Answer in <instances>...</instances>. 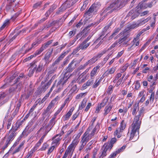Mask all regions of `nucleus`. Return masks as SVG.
<instances>
[{"label":"nucleus","mask_w":158,"mask_h":158,"mask_svg":"<svg viewBox=\"0 0 158 158\" xmlns=\"http://www.w3.org/2000/svg\"><path fill=\"white\" fill-rule=\"evenodd\" d=\"M46 64L44 61H41L40 62L37 60H35L30 63L31 67L33 68L35 70V73H40L44 70V66Z\"/></svg>","instance_id":"1"},{"label":"nucleus","mask_w":158,"mask_h":158,"mask_svg":"<svg viewBox=\"0 0 158 158\" xmlns=\"http://www.w3.org/2000/svg\"><path fill=\"white\" fill-rule=\"evenodd\" d=\"M91 37V36L90 35L88 36L79 46L74 50L72 53L73 54H75L80 49L82 50L86 49L91 44V42H89V41Z\"/></svg>","instance_id":"2"},{"label":"nucleus","mask_w":158,"mask_h":158,"mask_svg":"<svg viewBox=\"0 0 158 158\" xmlns=\"http://www.w3.org/2000/svg\"><path fill=\"white\" fill-rule=\"evenodd\" d=\"M139 128V127L131 124L130 128L131 130L130 134V140H131L134 139L133 141H135L138 139Z\"/></svg>","instance_id":"3"},{"label":"nucleus","mask_w":158,"mask_h":158,"mask_svg":"<svg viewBox=\"0 0 158 158\" xmlns=\"http://www.w3.org/2000/svg\"><path fill=\"white\" fill-rule=\"evenodd\" d=\"M145 108L143 107L141 108L138 112V114L135 116L132 124L140 127L141 123L142 118L143 116Z\"/></svg>","instance_id":"4"},{"label":"nucleus","mask_w":158,"mask_h":158,"mask_svg":"<svg viewBox=\"0 0 158 158\" xmlns=\"http://www.w3.org/2000/svg\"><path fill=\"white\" fill-rule=\"evenodd\" d=\"M9 132L11 133L10 135L8 137H7V135H6L3 138V141H5V146L3 148V150H4L8 146V145L10 144L11 142L14 139L16 134V133L11 131V130Z\"/></svg>","instance_id":"5"},{"label":"nucleus","mask_w":158,"mask_h":158,"mask_svg":"<svg viewBox=\"0 0 158 158\" xmlns=\"http://www.w3.org/2000/svg\"><path fill=\"white\" fill-rule=\"evenodd\" d=\"M101 5L100 2H94L90 7L89 9L85 13V15L89 16L91 15V13L96 12L99 8Z\"/></svg>","instance_id":"6"},{"label":"nucleus","mask_w":158,"mask_h":158,"mask_svg":"<svg viewBox=\"0 0 158 158\" xmlns=\"http://www.w3.org/2000/svg\"><path fill=\"white\" fill-rule=\"evenodd\" d=\"M68 78L66 77L63 76L60 77V80L58 83L56 87L57 88V92L60 91L62 89L63 85L66 82Z\"/></svg>","instance_id":"7"},{"label":"nucleus","mask_w":158,"mask_h":158,"mask_svg":"<svg viewBox=\"0 0 158 158\" xmlns=\"http://www.w3.org/2000/svg\"><path fill=\"white\" fill-rule=\"evenodd\" d=\"M76 61L75 60H73L69 64L68 66L66 69L65 74L68 73H70L76 67Z\"/></svg>","instance_id":"8"},{"label":"nucleus","mask_w":158,"mask_h":158,"mask_svg":"<svg viewBox=\"0 0 158 158\" xmlns=\"http://www.w3.org/2000/svg\"><path fill=\"white\" fill-rule=\"evenodd\" d=\"M70 6L69 2H66L64 3L58 9L56 13L57 15L60 14L64 11L67 8Z\"/></svg>","instance_id":"9"},{"label":"nucleus","mask_w":158,"mask_h":158,"mask_svg":"<svg viewBox=\"0 0 158 158\" xmlns=\"http://www.w3.org/2000/svg\"><path fill=\"white\" fill-rule=\"evenodd\" d=\"M41 84L42 85H40L37 88L35 93V94L36 95H40L42 93H44L47 89V86H45L44 85H42L44 84V82L42 81Z\"/></svg>","instance_id":"10"},{"label":"nucleus","mask_w":158,"mask_h":158,"mask_svg":"<svg viewBox=\"0 0 158 158\" xmlns=\"http://www.w3.org/2000/svg\"><path fill=\"white\" fill-rule=\"evenodd\" d=\"M17 76V73H15L11 77L8 78H6L4 80L6 83L2 86L1 88L4 89L7 87L9 85V83L12 81Z\"/></svg>","instance_id":"11"},{"label":"nucleus","mask_w":158,"mask_h":158,"mask_svg":"<svg viewBox=\"0 0 158 158\" xmlns=\"http://www.w3.org/2000/svg\"><path fill=\"white\" fill-rule=\"evenodd\" d=\"M53 49V48H52L51 49L49 50L45 55L44 59L45 60V64H48L50 62L49 61V59L51 56Z\"/></svg>","instance_id":"12"},{"label":"nucleus","mask_w":158,"mask_h":158,"mask_svg":"<svg viewBox=\"0 0 158 158\" xmlns=\"http://www.w3.org/2000/svg\"><path fill=\"white\" fill-rule=\"evenodd\" d=\"M123 34V35L121 36L120 37L118 41L119 44H120L121 43L126 41L127 40V38L128 37V34H123L122 32H121L118 35V36L119 37L122 35Z\"/></svg>","instance_id":"13"},{"label":"nucleus","mask_w":158,"mask_h":158,"mask_svg":"<svg viewBox=\"0 0 158 158\" xmlns=\"http://www.w3.org/2000/svg\"><path fill=\"white\" fill-rule=\"evenodd\" d=\"M34 92V90L33 89H28L26 93L22 95L21 98L23 96L25 97L24 99H27L30 96L32 95Z\"/></svg>","instance_id":"14"},{"label":"nucleus","mask_w":158,"mask_h":158,"mask_svg":"<svg viewBox=\"0 0 158 158\" xmlns=\"http://www.w3.org/2000/svg\"><path fill=\"white\" fill-rule=\"evenodd\" d=\"M100 22V21L98 22L97 23L95 22H93L92 23L89 24L86 27H85L83 30L81 31V33H85V34L86 33H87L88 32V31L89 30V28L92 26H96Z\"/></svg>","instance_id":"15"},{"label":"nucleus","mask_w":158,"mask_h":158,"mask_svg":"<svg viewBox=\"0 0 158 158\" xmlns=\"http://www.w3.org/2000/svg\"><path fill=\"white\" fill-rule=\"evenodd\" d=\"M100 66H97L94 67L91 71L90 73V77L92 79H93L94 76L96 75L98 70L99 69Z\"/></svg>","instance_id":"16"},{"label":"nucleus","mask_w":158,"mask_h":158,"mask_svg":"<svg viewBox=\"0 0 158 158\" xmlns=\"http://www.w3.org/2000/svg\"><path fill=\"white\" fill-rule=\"evenodd\" d=\"M110 4L112 8V10H113L114 11L115 10H118L120 9L118 5V1H115Z\"/></svg>","instance_id":"17"},{"label":"nucleus","mask_w":158,"mask_h":158,"mask_svg":"<svg viewBox=\"0 0 158 158\" xmlns=\"http://www.w3.org/2000/svg\"><path fill=\"white\" fill-rule=\"evenodd\" d=\"M139 109V104L135 103L133 105V108L132 109V114L133 115H135Z\"/></svg>","instance_id":"18"},{"label":"nucleus","mask_w":158,"mask_h":158,"mask_svg":"<svg viewBox=\"0 0 158 158\" xmlns=\"http://www.w3.org/2000/svg\"><path fill=\"white\" fill-rule=\"evenodd\" d=\"M48 46L45 43L43 44L42 47L40 49L37 50L36 52V54H40L45 49L47 48Z\"/></svg>","instance_id":"19"},{"label":"nucleus","mask_w":158,"mask_h":158,"mask_svg":"<svg viewBox=\"0 0 158 158\" xmlns=\"http://www.w3.org/2000/svg\"><path fill=\"white\" fill-rule=\"evenodd\" d=\"M116 70V68L114 67H113L109 69H108L107 71L104 74L106 76H108L109 74H112L114 73Z\"/></svg>","instance_id":"20"},{"label":"nucleus","mask_w":158,"mask_h":158,"mask_svg":"<svg viewBox=\"0 0 158 158\" xmlns=\"http://www.w3.org/2000/svg\"><path fill=\"white\" fill-rule=\"evenodd\" d=\"M112 6H111V5L110 4L109 6L104 9L103 12L105 13L107 12V14H110L114 11L113 10H112Z\"/></svg>","instance_id":"21"},{"label":"nucleus","mask_w":158,"mask_h":158,"mask_svg":"<svg viewBox=\"0 0 158 158\" xmlns=\"http://www.w3.org/2000/svg\"><path fill=\"white\" fill-rule=\"evenodd\" d=\"M117 141V140L116 138H112L111 139L110 143H106L110 147V149H111L113 146L114 144Z\"/></svg>","instance_id":"22"},{"label":"nucleus","mask_w":158,"mask_h":158,"mask_svg":"<svg viewBox=\"0 0 158 158\" xmlns=\"http://www.w3.org/2000/svg\"><path fill=\"white\" fill-rule=\"evenodd\" d=\"M139 10L138 9L136 10H134V13H133L132 15L131 16V19H134L139 15L140 12L139 11Z\"/></svg>","instance_id":"23"},{"label":"nucleus","mask_w":158,"mask_h":158,"mask_svg":"<svg viewBox=\"0 0 158 158\" xmlns=\"http://www.w3.org/2000/svg\"><path fill=\"white\" fill-rule=\"evenodd\" d=\"M112 108V106L111 105L106 106L104 110L105 113H104V115L105 116L108 114L111 110Z\"/></svg>","instance_id":"24"},{"label":"nucleus","mask_w":158,"mask_h":158,"mask_svg":"<svg viewBox=\"0 0 158 158\" xmlns=\"http://www.w3.org/2000/svg\"><path fill=\"white\" fill-rule=\"evenodd\" d=\"M86 102L87 100L86 99H83L81 104L79 106L78 110H81L84 108L86 105Z\"/></svg>","instance_id":"25"},{"label":"nucleus","mask_w":158,"mask_h":158,"mask_svg":"<svg viewBox=\"0 0 158 158\" xmlns=\"http://www.w3.org/2000/svg\"><path fill=\"white\" fill-rule=\"evenodd\" d=\"M24 77L23 75V74L22 73H21L20 74L19 76L16 78V79L14 81V84H15L17 83L18 82L20 81L23 78V77Z\"/></svg>","instance_id":"26"},{"label":"nucleus","mask_w":158,"mask_h":158,"mask_svg":"<svg viewBox=\"0 0 158 158\" xmlns=\"http://www.w3.org/2000/svg\"><path fill=\"white\" fill-rule=\"evenodd\" d=\"M126 124L124 123V121L123 120L121 123L120 128H118L119 129V131L120 132H122L125 129L126 127Z\"/></svg>","instance_id":"27"},{"label":"nucleus","mask_w":158,"mask_h":158,"mask_svg":"<svg viewBox=\"0 0 158 158\" xmlns=\"http://www.w3.org/2000/svg\"><path fill=\"white\" fill-rule=\"evenodd\" d=\"M109 149L110 150L111 149L110 147L106 143L103 146L101 150L106 153L107 150Z\"/></svg>","instance_id":"28"},{"label":"nucleus","mask_w":158,"mask_h":158,"mask_svg":"<svg viewBox=\"0 0 158 158\" xmlns=\"http://www.w3.org/2000/svg\"><path fill=\"white\" fill-rule=\"evenodd\" d=\"M101 81V78L100 79L98 78L96 80L95 82L93 85V88H97L100 84Z\"/></svg>","instance_id":"29"},{"label":"nucleus","mask_w":158,"mask_h":158,"mask_svg":"<svg viewBox=\"0 0 158 158\" xmlns=\"http://www.w3.org/2000/svg\"><path fill=\"white\" fill-rule=\"evenodd\" d=\"M118 1V5L120 9L123 7L127 3L126 0L125 1L124 0H122L121 1L119 0Z\"/></svg>","instance_id":"30"},{"label":"nucleus","mask_w":158,"mask_h":158,"mask_svg":"<svg viewBox=\"0 0 158 158\" xmlns=\"http://www.w3.org/2000/svg\"><path fill=\"white\" fill-rule=\"evenodd\" d=\"M97 60V59L96 58V57L94 56L92 58L89 60L87 61L89 64L91 65L95 63Z\"/></svg>","instance_id":"31"},{"label":"nucleus","mask_w":158,"mask_h":158,"mask_svg":"<svg viewBox=\"0 0 158 158\" xmlns=\"http://www.w3.org/2000/svg\"><path fill=\"white\" fill-rule=\"evenodd\" d=\"M55 138H56L55 139H54L52 142V144H54L56 145L57 143L62 139V137H60V136L58 137L57 138H55V136L53 138V139H54Z\"/></svg>","instance_id":"32"},{"label":"nucleus","mask_w":158,"mask_h":158,"mask_svg":"<svg viewBox=\"0 0 158 158\" xmlns=\"http://www.w3.org/2000/svg\"><path fill=\"white\" fill-rule=\"evenodd\" d=\"M108 99L105 98L101 103L99 104L102 107H104L107 104L108 102Z\"/></svg>","instance_id":"33"},{"label":"nucleus","mask_w":158,"mask_h":158,"mask_svg":"<svg viewBox=\"0 0 158 158\" xmlns=\"http://www.w3.org/2000/svg\"><path fill=\"white\" fill-rule=\"evenodd\" d=\"M29 128V127L28 125L26 127L25 129L24 130L22 133V134L21 135L20 138H22L23 136L25 135L26 136L27 135V132L28 131Z\"/></svg>","instance_id":"34"},{"label":"nucleus","mask_w":158,"mask_h":158,"mask_svg":"<svg viewBox=\"0 0 158 158\" xmlns=\"http://www.w3.org/2000/svg\"><path fill=\"white\" fill-rule=\"evenodd\" d=\"M56 122L55 121H53L52 119H51L49 122V124L47 126H46L45 128H48L49 127H52V128L53 127V126L55 125V124Z\"/></svg>","instance_id":"35"},{"label":"nucleus","mask_w":158,"mask_h":158,"mask_svg":"<svg viewBox=\"0 0 158 158\" xmlns=\"http://www.w3.org/2000/svg\"><path fill=\"white\" fill-rule=\"evenodd\" d=\"M88 2V0H86L84 2L83 5L81 6V11H83L85 9Z\"/></svg>","instance_id":"36"},{"label":"nucleus","mask_w":158,"mask_h":158,"mask_svg":"<svg viewBox=\"0 0 158 158\" xmlns=\"http://www.w3.org/2000/svg\"><path fill=\"white\" fill-rule=\"evenodd\" d=\"M36 54V52L33 55H31L30 56L28 57L27 58L24 59L23 60V62H26L27 61L29 60H31V59H32L34 57H35L37 55H38V54Z\"/></svg>","instance_id":"37"},{"label":"nucleus","mask_w":158,"mask_h":158,"mask_svg":"<svg viewBox=\"0 0 158 158\" xmlns=\"http://www.w3.org/2000/svg\"><path fill=\"white\" fill-rule=\"evenodd\" d=\"M71 115V114L68 112L65 115L63 116V120L64 121L68 120Z\"/></svg>","instance_id":"38"},{"label":"nucleus","mask_w":158,"mask_h":158,"mask_svg":"<svg viewBox=\"0 0 158 158\" xmlns=\"http://www.w3.org/2000/svg\"><path fill=\"white\" fill-rule=\"evenodd\" d=\"M126 147V146H123L122 147H121L120 148L118 149L117 150H116L115 152L117 154L120 153L121 152H123L124 150L125 149Z\"/></svg>","instance_id":"39"},{"label":"nucleus","mask_w":158,"mask_h":158,"mask_svg":"<svg viewBox=\"0 0 158 158\" xmlns=\"http://www.w3.org/2000/svg\"><path fill=\"white\" fill-rule=\"evenodd\" d=\"M89 140V137H82L81 140V143H85L86 144V143Z\"/></svg>","instance_id":"40"},{"label":"nucleus","mask_w":158,"mask_h":158,"mask_svg":"<svg viewBox=\"0 0 158 158\" xmlns=\"http://www.w3.org/2000/svg\"><path fill=\"white\" fill-rule=\"evenodd\" d=\"M122 132H120L119 131V130L118 129H117L114 132V135H117V137L118 138H119L121 136V133Z\"/></svg>","instance_id":"41"},{"label":"nucleus","mask_w":158,"mask_h":158,"mask_svg":"<svg viewBox=\"0 0 158 158\" xmlns=\"http://www.w3.org/2000/svg\"><path fill=\"white\" fill-rule=\"evenodd\" d=\"M151 17H148L145 19L142 20L140 21V22L139 23V25L141 26V25L144 24L145 23L148 22L150 19Z\"/></svg>","instance_id":"42"},{"label":"nucleus","mask_w":158,"mask_h":158,"mask_svg":"<svg viewBox=\"0 0 158 158\" xmlns=\"http://www.w3.org/2000/svg\"><path fill=\"white\" fill-rule=\"evenodd\" d=\"M10 23L9 20L8 19H7L5 20V21L3 24L2 26L0 28V30H1L2 29H3V28L7 25H8Z\"/></svg>","instance_id":"43"},{"label":"nucleus","mask_w":158,"mask_h":158,"mask_svg":"<svg viewBox=\"0 0 158 158\" xmlns=\"http://www.w3.org/2000/svg\"><path fill=\"white\" fill-rule=\"evenodd\" d=\"M20 125V124H18L17 123H16L15 127H12V129H11V131H12L16 133V131H17L18 128L19 127Z\"/></svg>","instance_id":"44"},{"label":"nucleus","mask_w":158,"mask_h":158,"mask_svg":"<svg viewBox=\"0 0 158 158\" xmlns=\"http://www.w3.org/2000/svg\"><path fill=\"white\" fill-rule=\"evenodd\" d=\"M99 126V124H97L96 127L94 128L93 129L92 132H91V133L90 134L89 136L90 137H93L94 135L95 132L96 131V127L97 126Z\"/></svg>","instance_id":"45"},{"label":"nucleus","mask_w":158,"mask_h":158,"mask_svg":"<svg viewBox=\"0 0 158 158\" xmlns=\"http://www.w3.org/2000/svg\"><path fill=\"white\" fill-rule=\"evenodd\" d=\"M106 32L105 31L102 30V32L101 33V34L100 35V36L97 39L96 41H98L101 39L102 38V37L104 36L105 34L106 33Z\"/></svg>","instance_id":"46"},{"label":"nucleus","mask_w":158,"mask_h":158,"mask_svg":"<svg viewBox=\"0 0 158 158\" xmlns=\"http://www.w3.org/2000/svg\"><path fill=\"white\" fill-rule=\"evenodd\" d=\"M12 119V118H10L7 120V124L6 127L7 129H9L11 125V124Z\"/></svg>","instance_id":"47"},{"label":"nucleus","mask_w":158,"mask_h":158,"mask_svg":"<svg viewBox=\"0 0 158 158\" xmlns=\"http://www.w3.org/2000/svg\"><path fill=\"white\" fill-rule=\"evenodd\" d=\"M48 144L46 143H45L43 144L42 147L39 150L41 151L45 150L46 148L48 147Z\"/></svg>","instance_id":"48"},{"label":"nucleus","mask_w":158,"mask_h":158,"mask_svg":"<svg viewBox=\"0 0 158 158\" xmlns=\"http://www.w3.org/2000/svg\"><path fill=\"white\" fill-rule=\"evenodd\" d=\"M135 88L136 90H138L140 86V83L139 81H135Z\"/></svg>","instance_id":"49"},{"label":"nucleus","mask_w":158,"mask_h":158,"mask_svg":"<svg viewBox=\"0 0 158 158\" xmlns=\"http://www.w3.org/2000/svg\"><path fill=\"white\" fill-rule=\"evenodd\" d=\"M113 87L112 85H110L108 87L107 92L109 94H111L112 91L113 90Z\"/></svg>","instance_id":"50"},{"label":"nucleus","mask_w":158,"mask_h":158,"mask_svg":"<svg viewBox=\"0 0 158 158\" xmlns=\"http://www.w3.org/2000/svg\"><path fill=\"white\" fill-rule=\"evenodd\" d=\"M57 67L55 64H52L50 69L54 72H55L56 70L57 69Z\"/></svg>","instance_id":"51"},{"label":"nucleus","mask_w":158,"mask_h":158,"mask_svg":"<svg viewBox=\"0 0 158 158\" xmlns=\"http://www.w3.org/2000/svg\"><path fill=\"white\" fill-rule=\"evenodd\" d=\"M55 148V146L54 145L52 146V147H50L48 150L47 154L49 155L51 153L53 152Z\"/></svg>","instance_id":"52"},{"label":"nucleus","mask_w":158,"mask_h":158,"mask_svg":"<svg viewBox=\"0 0 158 158\" xmlns=\"http://www.w3.org/2000/svg\"><path fill=\"white\" fill-rule=\"evenodd\" d=\"M89 127L87 130V131L83 134V137H89V136L90 135L89 134Z\"/></svg>","instance_id":"53"},{"label":"nucleus","mask_w":158,"mask_h":158,"mask_svg":"<svg viewBox=\"0 0 158 158\" xmlns=\"http://www.w3.org/2000/svg\"><path fill=\"white\" fill-rule=\"evenodd\" d=\"M56 6L55 5H52L48 10L51 13L56 8Z\"/></svg>","instance_id":"54"},{"label":"nucleus","mask_w":158,"mask_h":158,"mask_svg":"<svg viewBox=\"0 0 158 158\" xmlns=\"http://www.w3.org/2000/svg\"><path fill=\"white\" fill-rule=\"evenodd\" d=\"M81 33L77 34L75 39L73 40V43H74L79 38L81 37L82 33H81Z\"/></svg>","instance_id":"55"},{"label":"nucleus","mask_w":158,"mask_h":158,"mask_svg":"<svg viewBox=\"0 0 158 158\" xmlns=\"http://www.w3.org/2000/svg\"><path fill=\"white\" fill-rule=\"evenodd\" d=\"M27 30V28L23 29L22 30H19L17 31V35H19L20 33H23L25 32Z\"/></svg>","instance_id":"56"},{"label":"nucleus","mask_w":158,"mask_h":158,"mask_svg":"<svg viewBox=\"0 0 158 158\" xmlns=\"http://www.w3.org/2000/svg\"><path fill=\"white\" fill-rule=\"evenodd\" d=\"M39 41L38 40H36L35 42H34L33 43L31 44V47L33 48H35L36 46H37L39 44Z\"/></svg>","instance_id":"57"},{"label":"nucleus","mask_w":158,"mask_h":158,"mask_svg":"<svg viewBox=\"0 0 158 158\" xmlns=\"http://www.w3.org/2000/svg\"><path fill=\"white\" fill-rule=\"evenodd\" d=\"M83 24L82 20L81 19L79 21L78 23L76 25V26L77 28H80L83 25Z\"/></svg>","instance_id":"58"},{"label":"nucleus","mask_w":158,"mask_h":158,"mask_svg":"<svg viewBox=\"0 0 158 158\" xmlns=\"http://www.w3.org/2000/svg\"><path fill=\"white\" fill-rule=\"evenodd\" d=\"M154 96H155L154 93H152L151 94L150 97V103H152L153 102V100H154Z\"/></svg>","instance_id":"59"},{"label":"nucleus","mask_w":158,"mask_h":158,"mask_svg":"<svg viewBox=\"0 0 158 158\" xmlns=\"http://www.w3.org/2000/svg\"><path fill=\"white\" fill-rule=\"evenodd\" d=\"M54 72L52 71L50 69V70L49 72H48L47 74L46 75V76H47V77L49 78V77H51L52 76V74L54 73Z\"/></svg>","instance_id":"60"},{"label":"nucleus","mask_w":158,"mask_h":158,"mask_svg":"<svg viewBox=\"0 0 158 158\" xmlns=\"http://www.w3.org/2000/svg\"><path fill=\"white\" fill-rule=\"evenodd\" d=\"M33 153V151H30V152H28V154L27 155L25 158H29V157H31L32 156Z\"/></svg>","instance_id":"61"},{"label":"nucleus","mask_w":158,"mask_h":158,"mask_svg":"<svg viewBox=\"0 0 158 158\" xmlns=\"http://www.w3.org/2000/svg\"><path fill=\"white\" fill-rule=\"evenodd\" d=\"M119 43L118 42V41H115V42H114V44H113L110 47V49H112L113 48H114V47L117 46L118 45V44Z\"/></svg>","instance_id":"62"},{"label":"nucleus","mask_w":158,"mask_h":158,"mask_svg":"<svg viewBox=\"0 0 158 158\" xmlns=\"http://www.w3.org/2000/svg\"><path fill=\"white\" fill-rule=\"evenodd\" d=\"M42 4V2H39L35 4L33 6V8L34 9L37 8L38 6H40Z\"/></svg>","instance_id":"63"},{"label":"nucleus","mask_w":158,"mask_h":158,"mask_svg":"<svg viewBox=\"0 0 158 158\" xmlns=\"http://www.w3.org/2000/svg\"><path fill=\"white\" fill-rule=\"evenodd\" d=\"M92 106V104L90 102L88 103L85 110V111L87 112Z\"/></svg>","instance_id":"64"}]
</instances>
